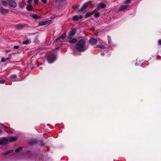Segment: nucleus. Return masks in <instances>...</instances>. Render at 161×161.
I'll list each match as a JSON object with an SVG mask.
<instances>
[{
  "label": "nucleus",
  "instance_id": "18",
  "mask_svg": "<svg viewBox=\"0 0 161 161\" xmlns=\"http://www.w3.org/2000/svg\"><path fill=\"white\" fill-rule=\"evenodd\" d=\"M13 151V150H10L5 151L3 153V155H7L11 153Z\"/></svg>",
  "mask_w": 161,
  "mask_h": 161
},
{
  "label": "nucleus",
  "instance_id": "21",
  "mask_svg": "<svg viewBox=\"0 0 161 161\" xmlns=\"http://www.w3.org/2000/svg\"><path fill=\"white\" fill-rule=\"evenodd\" d=\"M32 17L35 19H40V17L39 16H37L36 14H33L32 16Z\"/></svg>",
  "mask_w": 161,
  "mask_h": 161
},
{
  "label": "nucleus",
  "instance_id": "43",
  "mask_svg": "<svg viewBox=\"0 0 161 161\" xmlns=\"http://www.w3.org/2000/svg\"><path fill=\"white\" fill-rule=\"evenodd\" d=\"M101 55L102 56H103L104 55V53H101Z\"/></svg>",
  "mask_w": 161,
  "mask_h": 161
},
{
  "label": "nucleus",
  "instance_id": "12",
  "mask_svg": "<svg viewBox=\"0 0 161 161\" xmlns=\"http://www.w3.org/2000/svg\"><path fill=\"white\" fill-rule=\"evenodd\" d=\"M82 15L79 16L75 15L73 17V19L74 20H77L79 19H81L82 18Z\"/></svg>",
  "mask_w": 161,
  "mask_h": 161
},
{
  "label": "nucleus",
  "instance_id": "3",
  "mask_svg": "<svg viewBox=\"0 0 161 161\" xmlns=\"http://www.w3.org/2000/svg\"><path fill=\"white\" fill-rule=\"evenodd\" d=\"M8 142V139L7 138L4 137L2 140H0V145H4Z\"/></svg>",
  "mask_w": 161,
  "mask_h": 161
},
{
  "label": "nucleus",
  "instance_id": "28",
  "mask_svg": "<svg viewBox=\"0 0 161 161\" xmlns=\"http://www.w3.org/2000/svg\"><path fill=\"white\" fill-rule=\"evenodd\" d=\"M92 13H87L86 14V16L87 17H89L92 14Z\"/></svg>",
  "mask_w": 161,
  "mask_h": 161
},
{
  "label": "nucleus",
  "instance_id": "30",
  "mask_svg": "<svg viewBox=\"0 0 161 161\" xmlns=\"http://www.w3.org/2000/svg\"><path fill=\"white\" fill-rule=\"evenodd\" d=\"M41 1L44 4H46L47 3L46 0H41Z\"/></svg>",
  "mask_w": 161,
  "mask_h": 161
},
{
  "label": "nucleus",
  "instance_id": "41",
  "mask_svg": "<svg viewBox=\"0 0 161 161\" xmlns=\"http://www.w3.org/2000/svg\"><path fill=\"white\" fill-rule=\"evenodd\" d=\"M2 126H3L5 128H7V129L8 128V127H6V126H4V125H2Z\"/></svg>",
  "mask_w": 161,
  "mask_h": 161
},
{
  "label": "nucleus",
  "instance_id": "11",
  "mask_svg": "<svg viewBox=\"0 0 161 161\" xmlns=\"http://www.w3.org/2000/svg\"><path fill=\"white\" fill-rule=\"evenodd\" d=\"M0 11L2 14H7L8 11V9L3 8L2 7H1L0 8Z\"/></svg>",
  "mask_w": 161,
  "mask_h": 161
},
{
  "label": "nucleus",
  "instance_id": "22",
  "mask_svg": "<svg viewBox=\"0 0 161 161\" xmlns=\"http://www.w3.org/2000/svg\"><path fill=\"white\" fill-rule=\"evenodd\" d=\"M96 47H99V48H100L102 49H103L105 47L103 45H97Z\"/></svg>",
  "mask_w": 161,
  "mask_h": 161
},
{
  "label": "nucleus",
  "instance_id": "45",
  "mask_svg": "<svg viewBox=\"0 0 161 161\" xmlns=\"http://www.w3.org/2000/svg\"><path fill=\"white\" fill-rule=\"evenodd\" d=\"M13 80L14 81H17L18 80Z\"/></svg>",
  "mask_w": 161,
  "mask_h": 161
},
{
  "label": "nucleus",
  "instance_id": "31",
  "mask_svg": "<svg viewBox=\"0 0 161 161\" xmlns=\"http://www.w3.org/2000/svg\"><path fill=\"white\" fill-rule=\"evenodd\" d=\"M39 0H34V3L36 4H37L38 3Z\"/></svg>",
  "mask_w": 161,
  "mask_h": 161
},
{
  "label": "nucleus",
  "instance_id": "34",
  "mask_svg": "<svg viewBox=\"0 0 161 161\" xmlns=\"http://www.w3.org/2000/svg\"><path fill=\"white\" fill-rule=\"evenodd\" d=\"M25 25V24H20L19 25V26H21V27H24V26Z\"/></svg>",
  "mask_w": 161,
  "mask_h": 161
},
{
  "label": "nucleus",
  "instance_id": "23",
  "mask_svg": "<svg viewBox=\"0 0 161 161\" xmlns=\"http://www.w3.org/2000/svg\"><path fill=\"white\" fill-rule=\"evenodd\" d=\"M22 149V148L21 147H18V148H16L15 150V152L16 153L18 152L20 150H21Z\"/></svg>",
  "mask_w": 161,
  "mask_h": 161
},
{
  "label": "nucleus",
  "instance_id": "1",
  "mask_svg": "<svg viewBox=\"0 0 161 161\" xmlns=\"http://www.w3.org/2000/svg\"><path fill=\"white\" fill-rule=\"evenodd\" d=\"M86 41L84 39H81L79 40L75 45V48L80 52L85 51L87 48L85 44Z\"/></svg>",
  "mask_w": 161,
  "mask_h": 161
},
{
  "label": "nucleus",
  "instance_id": "15",
  "mask_svg": "<svg viewBox=\"0 0 161 161\" xmlns=\"http://www.w3.org/2000/svg\"><path fill=\"white\" fill-rule=\"evenodd\" d=\"M37 141L36 139H32L28 142V143L30 145H33L36 143Z\"/></svg>",
  "mask_w": 161,
  "mask_h": 161
},
{
  "label": "nucleus",
  "instance_id": "26",
  "mask_svg": "<svg viewBox=\"0 0 161 161\" xmlns=\"http://www.w3.org/2000/svg\"><path fill=\"white\" fill-rule=\"evenodd\" d=\"M16 77H17L16 75H11L10 76V78L11 79L13 78L14 79H15L16 78Z\"/></svg>",
  "mask_w": 161,
  "mask_h": 161
},
{
  "label": "nucleus",
  "instance_id": "37",
  "mask_svg": "<svg viewBox=\"0 0 161 161\" xmlns=\"http://www.w3.org/2000/svg\"><path fill=\"white\" fill-rule=\"evenodd\" d=\"M19 47L18 46H15L14 47V48H16V49H17Z\"/></svg>",
  "mask_w": 161,
  "mask_h": 161
},
{
  "label": "nucleus",
  "instance_id": "36",
  "mask_svg": "<svg viewBox=\"0 0 161 161\" xmlns=\"http://www.w3.org/2000/svg\"><path fill=\"white\" fill-rule=\"evenodd\" d=\"M32 1V0H28V3H31Z\"/></svg>",
  "mask_w": 161,
  "mask_h": 161
},
{
  "label": "nucleus",
  "instance_id": "4",
  "mask_svg": "<svg viewBox=\"0 0 161 161\" xmlns=\"http://www.w3.org/2000/svg\"><path fill=\"white\" fill-rule=\"evenodd\" d=\"M106 6V5L105 3H100L97 5L96 9L98 10H99L100 9L103 8L105 7Z\"/></svg>",
  "mask_w": 161,
  "mask_h": 161
},
{
  "label": "nucleus",
  "instance_id": "2",
  "mask_svg": "<svg viewBox=\"0 0 161 161\" xmlns=\"http://www.w3.org/2000/svg\"><path fill=\"white\" fill-rule=\"evenodd\" d=\"M55 54L53 52H51L48 57L47 60L49 63H52L55 60Z\"/></svg>",
  "mask_w": 161,
  "mask_h": 161
},
{
  "label": "nucleus",
  "instance_id": "33",
  "mask_svg": "<svg viewBox=\"0 0 161 161\" xmlns=\"http://www.w3.org/2000/svg\"><path fill=\"white\" fill-rule=\"evenodd\" d=\"M79 6L77 5L76 6H74L72 7V8L73 9H75V8H77Z\"/></svg>",
  "mask_w": 161,
  "mask_h": 161
},
{
  "label": "nucleus",
  "instance_id": "8",
  "mask_svg": "<svg viewBox=\"0 0 161 161\" xmlns=\"http://www.w3.org/2000/svg\"><path fill=\"white\" fill-rule=\"evenodd\" d=\"M66 33H63L60 36L56 39L55 41H58L60 39L63 40L66 37Z\"/></svg>",
  "mask_w": 161,
  "mask_h": 161
},
{
  "label": "nucleus",
  "instance_id": "17",
  "mask_svg": "<svg viewBox=\"0 0 161 161\" xmlns=\"http://www.w3.org/2000/svg\"><path fill=\"white\" fill-rule=\"evenodd\" d=\"M128 5H125L124 6H122L120 8L119 10L120 11H122L127 8L128 7Z\"/></svg>",
  "mask_w": 161,
  "mask_h": 161
},
{
  "label": "nucleus",
  "instance_id": "24",
  "mask_svg": "<svg viewBox=\"0 0 161 161\" xmlns=\"http://www.w3.org/2000/svg\"><path fill=\"white\" fill-rule=\"evenodd\" d=\"M2 4L4 6H7L8 5V3L7 1H2Z\"/></svg>",
  "mask_w": 161,
  "mask_h": 161
},
{
  "label": "nucleus",
  "instance_id": "20",
  "mask_svg": "<svg viewBox=\"0 0 161 161\" xmlns=\"http://www.w3.org/2000/svg\"><path fill=\"white\" fill-rule=\"evenodd\" d=\"M31 42V41L30 40L27 39L25 41L23 42V44H27Z\"/></svg>",
  "mask_w": 161,
  "mask_h": 161
},
{
  "label": "nucleus",
  "instance_id": "42",
  "mask_svg": "<svg viewBox=\"0 0 161 161\" xmlns=\"http://www.w3.org/2000/svg\"><path fill=\"white\" fill-rule=\"evenodd\" d=\"M10 58H5V59L6 60H6H9V59H10Z\"/></svg>",
  "mask_w": 161,
  "mask_h": 161
},
{
  "label": "nucleus",
  "instance_id": "13",
  "mask_svg": "<svg viewBox=\"0 0 161 161\" xmlns=\"http://www.w3.org/2000/svg\"><path fill=\"white\" fill-rule=\"evenodd\" d=\"M88 3H85L82 7L81 8L79 11V12L82 11L83 10L86 8L88 6Z\"/></svg>",
  "mask_w": 161,
  "mask_h": 161
},
{
  "label": "nucleus",
  "instance_id": "35",
  "mask_svg": "<svg viewBox=\"0 0 161 161\" xmlns=\"http://www.w3.org/2000/svg\"><path fill=\"white\" fill-rule=\"evenodd\" d=\"M158 43L159 45H161V40H160L158 41Z\"/></svg>",
  "mask_w": 161,
  "mask_h": 161
},
{
  "label": "nucleus",
  "instance_id": "10",
  "mask_svg": "<svg viewBox=\"0 0 161 161\" xmlns=\"http://www.w3.org/2000/svg\"><path fill=\"white\" fill-rule=\"evenodd\" d=\"M50 22V20H45L44 21H40L39 22V25L40 26L45 25L49 23Z\"/></svg>",
  "mask_w": 161,
  "mask_h": 161
},
{
  "label": "nucleus",
  "instance_id": "40",
  "mask_svg": "<svg viewBox=\"0 0 161 161\" xmlns=\"http://www.w3.org/2000/svg\"><path fill=\"white\" fill-rule=\"evenodd\" d=\"M2 126H3L5 128H7V129L8 128V127H6V126H4V125H2Z\"/></svg>",
  "mask_w": 161,
  "mask_h": 161
},
{
  "label": "nucleus",
  "instance_id": "39",
  "mask_svg": "<svg viewBox=\"0 0 161 161\" xmlns=\"http://www.w3.org/2000/svg\"><path fill=\"white\" fill-rule=\"evenodd\" d=\"M11 51L10 50H6L5 52H6V53H7L9 52H10Z\"/></svg>",
  "mask_w": 161,
  "mask_h": 161
},
{
  "label": "nucleus",
  "instance_id": "5",
  "mask_svg": "<svg viewBox=\"0 0 161 161\" xmlns=\"http://www.w3.org/2000/svg\"><path fill=\"white\" fill-rule=\"evenodd\" d=\"M89 42L91 45H94L97 43V40L95 39L91 38L89 40Z\"/></svg>",
  "mask_w": 161,
  "mask_h": 161
},
{
  "label": "nucleus",
  "instance_id": "27",
  "mask_svg": "<svg viewBox=\"0 0 161 161\" xmlns=\"http://www.w3.org/2000/svg\"><path fill=\"white\" fill-rule=\"evenodd\" d=\"M131 0H126L125 1V4L129 3H130Z\"/></svg>",
  "mask_w": 161,
  "mask_h": 161
},
{
  "label": "nucleus",
  "instance_id": "44",
  "mask_svg": "<svg viewBox=\"0 0 161 161\" xmlns=\"http://www.w3.org/2000/svg\"><path fill=\"white\" fill-rule=\"evenodd\" d=\"M2 133V130L0 129V133Z\"/></svg>",
  "mask_w": 161,
  "mask_h": 161
},
{
  "label": "nucleus",
  "instance_id": "38",
  "mask_svg": "<svg viewBox=\"0 0 161 161\" xmlns=\"http://www.w3.org/2000/svg\"><path fill=\"white\" fill-rule=\"evenodd\" d=\"M45 145V144L44 142H42L41 143V146H43Z\"/></svg>",
  "mask_w": 161,
  "mask_h": 161
},
{
  "label": "nucleus",
  "instance_id": "7",
  "mask_svg": "<svg viewBox=\"0 0 161 161\" xmlns=\"http://www.w3.org/2000/svg\"><path fill=\"white\" fill-rule=\"evenodd\" d=\"M8 3L9 5L12 7L15 8L16 6V3L14 1L9 0L8 1Z\"/></svg>",
  "mask_w": 161,
  "mask_h": 161
},
{
  "label": "nucleus",
  "instance_id": "25",
  "mask_svg": "<svg viewBox=\"0 0 161 161\" xmlns=\"http://www.w3.org/2000/svg\"><path fill=\"white\" fill-rule=\"evenodd\" d=\"M19 6H20V8H23L24 7H25V4H24L23 3H19Z\"/></svg>",
  "mask_w": 161,
  "mask_h": 161
},
{
  "label": "nucleus",
  "instance_id": "9",
  "mask_svg": "<svg viewBox=\"0 0 161 161\" xmlns=\"http://www.w3.org/2000/svg\"><path fill=\"white\" fill-rule=\"evenodd\" d=\"M98 10L97 9H95L92 12V14H94V16L95 17H98L99 16L100 14L98 12Z\"/></svg>",
  "mask_w": 161,
  "mask_h": 161
},
{
  "label": "nucleus",
  "instance_id": "32",
  "mask_svg": "<svg viewBox=\"0 0 161 161\" xmlns=\"http://www.w3.org/2000/svg\"><path fill=\"white\" fill-rule=\"evenodd\" d=\"M6 61V60L5 59V58H1V61L2 62H4Z\"/></svg>",
  "mask_w": 161,
  "mask_h": 161
},
{
  "label": "nucleus",
  "instance_id": "6",
  "mask_svg": "<svg viewBox=\"0 0 161 161\" xmlns=\"http://www.w3.org/2000/svg\"><path fill=\"white\" fill-rule=\"evenodd\" d=\"M75 32L76 30L75 29H73L72 30L69 34V39H70L72 38L73 37L74 35L75 34Z\"/></svg>",
  "mask_w": 161,
  "mask_h": 161
},
{
  "label": "nucleus",
  "instance_id": "29",
  "mask_svg": "<svg viewBox=\"0 0 161 161\" xmlns=\"http://www.w3.org/2000/svg\"><path fill=\"white\" fill-rule=\"evenodd\" d=\"M5 80H0V84H3L5 82Z\"/></svg>",
  "mask_w": 161,
  "mask_h": 161
},
{
  "label": "nucleus",
  "instance_id": "14",
  "mask_svg": "<svg viewBox=\"0 0 161 161\" xmlns=\"http://www.w3.org/2000/svg\"><path fill=\"white\" fill-rule=\"evenodd\" d=\"M17 139V138L16 137H8V141L9 142H12L16 141Z\"/></svg>",
  "mask_w": 161,
  "mask_h": 161
},
{
  "label": "nucleus",
  "instance_id": "16",
  "mask_svg": "<svg viewBox=\"0 0 161 161\" xmlns=\"http://www.w3.org/2000/svg\"><path fill=\"white\" fill-rule=\"evenodd\" d=\"M77 41V39L76 38H74L71 39L69 41V42L70 43H76Z\"/></svg>",
  "mask_w": 161,
  "mask_h": 161
},
{
  "label": "nucleus",
  "instance_id": "19",
  "mask_svg": "<svg viewBox=\"0 0 161 161\" xmlns=\"http://www.w3.org/2000/svg\"><path fill=\"white\" fill-rule=\"evenodd\" d=\"M26 8L27 10L30 11L32 10L33 9V8L31 6L29 5H27Z\"/></svg>",
  "mask_w": 161,
  "mask_h": 161
}]
</instances>
